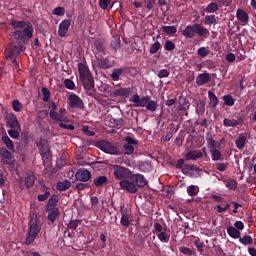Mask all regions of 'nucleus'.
<instances>
[{"label": "nucleus", "mask_w": 256, "mask_h": 256, "mask_svg": "<svg viewBox=\"0 0 256 256\" xmlns=\"http://www.w3.org/2000/svg\"><path fill=\"white\" fill-rule=\"evenodd\" d=\"M11 25L13 29L12 38L14 41H20V44H29L30 39L33 37L34 27L32 23L26 21L12 20Z\"/></svg>", "instance_id": "nucleus-1"}, {"label": "nucleus", "mask_w": 256, "mask_h": 256, "mask_svg": "<svg viewBox=\"0 0 256 256\" xmlns=\"http://www.w3.org/2000/svg\"><path fill=\"white\" fill-rule=\"evenodd\" d=\"M78 72L80 76V81H82V85L86 90L87 95H89L90 97H94L96 94L95 79L94 76H92L88 66L83 62H80L78 64Z\"/></svg>", "instance_id": "nucleus-2"}, {"label": "nucleus", "mask_w": 256, "mask_h": 256, "mask_svg": "<svg viewBox=\"0 0 256 256\" xmlns=\"http://www.w3.org/2000/svg\"><path fill=\"white\" fill-rule=\"evenodd\" d=\"M182 35L185 39H194L195 35L200 39H208L210 37V31L207 27H204L203 23H193L183 29Z\"/></svg>", "instance_id": "nucleus-3"}, {"label": "nucleus", "mask_w": 256, "mask_h": 256, "mask_svg": "<svg viewBox=\"0 0 256 256\" xmlns=\"http://www.w3.org/2000/svg\"><path fill=\"white\" fill-rule=\"evenodd\" d=\"M43 223L40 221L39 217H31L29 223H28V235L25 239V245H32L37 239V237L41 233Z\"/></svg>", "instance_id": "nucleus-4"}, {"label": "nucleus", "mask_w": 256, "mask_h": 256, "mask_svg": "<svg viewBox=\"0 0 256 256\" xmlns=\"http://www.w3.org/2000/svg\"><path fill=\"white\" fill-rule=\"evenodd\" d=\"M23 50H25V46L20 42H10L5 48V56L14 64L16 70L20 68L17 56H19Z\"/></svg>", "instance_id": "nucleus-5"}, {"label": "nucleus", "mask_w": 256, "mask_h": 256, "mask_svg": "<svg viewBox=\"0 0 256 256\" xmlns=\"http://www.w3.org/2000/svg\"><path fill=\"white\" fill-rule=\"evenodd\" d=\"M130 101L134 103L135 107H145L146 111H150V113H155L158 109L157 101H153L149 95L140 97V95L136 93V95L131 97Z\"/></svg>", "instance_id": "nucleus-6"}, {"label": "nucleus", "mask_w": 256, "mask_h": 256, "mask_svg": "<svg viewBox=\"0 0 256 256\" xmlns=\"http://www.w3.org/2000/svg\"><path fill=\"white\" fill-rule=\"evenodd\" d=\"M153 233H156L161 243H169L171 235L170 229H168L167 225L163 227V225H161L159 222L154 223Z\"/></svg>", "instance_id": "nucleus-7"}, {"label": "nucleus", "mask_w": 256, "mask_h": 256, "mask_svg": "<svg viewBox=\"0 0 256 256\" xmlns=\"http://www.w3.org/2000/svg\"><path fill=\"white\" fill-rule=\"evenodd\" d=\"M113 175L116 181H125V179H129L131 175L130 169L127 167H122L121 165H114L113 166Z\"/></svg>", "instance_id": "nucleus-8"}, {"label": "nucleus", "mask_w": 256, "mask_h": 256, "mask_svg": "<svg viewBox=\"0 0 256 256\" xmlns=\"http://www.w3.org/2000/svg\"><path fill=\"white\" fill-rule=\"evenodd\" d=\"M97 146L104 151V153H109L110 155H119L120 149L115 144H111L108 140H100Z\"/></svg>", "instance_id": "nucleus-9"}, {"label": "nucleus", "mask_w": 256, "mask_h": 256, "mask_svg": "<svg viewBox=\"0 0 256 256\" xmlns=\"http://www.w3.org/2000/svg\"><path fill=\"white\" fill-rule=\"evenodd\" d=\"M68 102L72 109H84L83 99L79 95H76V93H70Z\"/></svg>", "instance_id": "nucleus-10"}, {"label": "nucleus", "mask_w": 256, "mask_h": 256, "mask_svg": "<svg viewBox=\"0 0 256 256\" xmlns=\"http://www.w3.org/2000/svg\"><path fill=\"white\" fill-rule=\"evenodd\" d=\"M119 184H120V188H122V190H126L130 194H135L136 192H138V188H137L134 180L130 181V180H128V178H125L124 180H121V182H119Z\"/></svg>", "instance_id": "nucleus-11"}, {"label": "nucleus", "mask_w": 256, "mask_h": 256, "mask_svg": "<svg viewBox=\"0 0 256 256\" xmlns=\"http://www.w3.org/2000/svg\"><path fill=\"white\" fill-rule=\"evenodd\" d=\"M92 50L94 54L101 52L104 56L107 54V44L103 39H96L93 42Z\"/></svg>", "instance_id": "nucleus-12"}, {"label": "nucleus", "mask_w": 256, "mask_h": 256, "mask_svg": "<svg viewBox=\"0 0 256 256\" xmlns=\"http://www.w3.org/2000/svg\"><path fill=\"white\" fill-rule=\"evenodd\" d=\"M71 27V19H63L58 26V35L61 38L67 37Z\"/></svg>", "instance_id": "nucleus-13"}, {"label": "nucleus", "mask_w": 256, "mask_h": 256, "mask_svg": "<svg viewBox=\"0 0 256 256\" xmlns=\"http://www.w3.org/2000/svg\"><path fill=\"white\" fill-rule=\"evenodd\" d=\"M121 220L120 223L123 227H129L132 223V214L127 210V208L121 207Z\"/></svg>", "instance_id": "nucleus-14"}, {"label": "nucleus", "mask_w": 256, "mask_h": 256, "mask_svg": "<svg viewBox=\"0 0 256 256\" xmlns=\"http://www.w3.org/2000/svg\"><path fill=\"white\" fill-rule=\"evenodd\" d=\"M126 144L123 145L124 151L127 155H131L134 152V145H138V140H134L132 136H126L125 138Z\"/></svg>", "instance_id": "nucleus-15"}, {"label": "nucleus", "mask_w": 256, "mask_h": 256, "mask_svg": "<svg viewBox=\"0 0 256 256\" xmlns=\"http://www.w3.org/2000/svg\"><path fill=\"white\" fill-rule=\"evenodd\" d=\"M77 181H82L83 183H88V181H91V171H88V169H78L75 175Z\"/></svg>", "instance_id": "nucleus-16"}, {"label": "nucleus", "mask_w": 256, "mask_h": 256, "mask_svg": "<svg viewBox=\"0 0 256 256\" xmlns=\"http://www.w3.org/2000/svg\"><path fill=\"white\" fill-rule=\"evenodd\" d=\"M201 157H203V151L200 149H192L184 155L186 161H197V159H200Z\"/></svg>", "instance_id": "nucleus-17"}, {"label": "nucleus", "mask_w": 256, "mask_h": 256, "mask_svg": "<svg viewBox=\"0 0 256 256\" xmlns=\"http://www.w3.org/2000/svg\"><path fill=\"white\" fill-rule=\"evenodd\" d=\"M131 181H134V184L140 188H144L145 186L148 185V180L145 178L144 175H141L140 173H137L136 175L131 176Z\"/></svg>", "instance_id": "nucleus-18"}, {"label": "nucleus", "mask_w": 256, "mask_h": 256, "mask_svg": "<svg viewBox=\"0 0 256 256\" xmlns=\"http://www.w3.org/2000/svg\"><path fill=\"white\" fill-rule=\"evenodd\" d=\"M7 126H9L10 130H13V128H21V124H19V120L13 112L7 116Z\"/></svg>", "instance_id": "nucleus-19"}, {"label": "nucleus", "mask_w": 256, "mask_h": 256, "mask_svg": "<svg viewBox=\"0 0 256 256\" xmlns=\"http://www.w3.org/2000/svg\"><path fill=\"white\" fill-rule=\"evenodd\" d=\"M41 192H43V194H38L37 199L39 202H45L46 200H48L50 194H51V188L46 186L45 183L41 184V188H40Z\"/></svg>", "instance_id": "nucleus-20"}, {"label": "nucleus", "mask_w": 256, "mask_h": 256, "mask_svg": "<svg viewBox=\"0 0 256 256\" xmlns=\"http://www.w3.org/2000/svg\"><path fill=\"white\" fill-rule=\"evenodd\" d=\"M194 171L195 173H201V169L199 167H196L195 165L184 164L183 175L194 177Z\"/></svg>", "instance_id": "nucleus-21"}, {"label": "nucleus", "mask_w": 256, "mask_h": 256, "mask_svg": "<svg viewBox=\"0 0 256 256\" xmlns=\"http://www.w3.org/2000/svg\"><path fill=\"white\" fill-rule=\"evenodd\" d=\"M236 17L242 23V25H247L249 23V14L247 11H245V9H237Z\"/></svg>", "instance_id": "nucleus-22"}, {"label": "nucleus", "mask_w": 256, "mask_h": 256, "mask_svg": "<svg viewBox=\"0 0 256 256\" xmlns=\"http://www.w3.org/2000/svg\"><path fill=\"white\" fill-rule=\"evenodd\" d=\"M208 97H209V107H211V109H217L220 101H219V97H217V95H215V93L213 91H208Z\"/></svg>", "instance_id": "nucleus-23"}, {"label": "nucleus", "mask_w": 256, "mask_h": 256, "mask_svg": "<svg viewBox=\"0 0 256 256\" xmlns=\"http://www.w3.org/2000/svg\"><path fill=\"white\" fill-rule=\"evenodd\" d=\"M227 233L230 237H232V239H241V231H238L236 225H229V227H227Z\"/></svg>", "instance_id": "nucleus-24"}, {"label": "nucleus", "mask_w": 256, "mask_h": 256, "mask_svg": "<svg viewBox=\"0 0 256 256\" xmlns=\"http://www.w3.org/2000/svg\"><path fill=\"white\" fill-rule=\"evenodd\" d=\"M161 31L165 33V35H169L170 37H174L177 33V27L175 25H163L161 27Z\"/></svg>", "instance_id": "nucleus-25"}, {"label": "nucleus", "mask_w": 256, "mask_h": 256, "mask_svg": "<svg viewBox=\"0 0 256 256\" xmlns=\"http://www.w3.org/2000/svg\"><path fill=\"white\" fill-rule=\"evenodd\" d=\"M2 160L6 165H12L14 161L13 153H11V151H8V149H3Z\"/></svg>", "instance_id": "nucleus-26"}, {"label": "nucleus", "mask_w": 256, "mask_h": 256, "mask_svg": "<svg viewBox=\"0 0 256 256\" xmlns=\"http://www.w3.org/2000/svg\"><path fill=\"white\" fill-rule=\"evenodd\" d=\"M59 202V196L57 194H52L48 199V204L46 206V210L56 209V206Z\"/></svg>", "instance_id": "nucleus-27"}, {"label": "nucleus", "mask_w": 256, "mask_h": 256, "mask_svg": "<svg viewBox=\"0 0 256 256\" xmlns=\"http://www.w3.org/2000/svg\"><path fill=\"white\" fill-rule=\"evenodd\" d=\"M210 74L209 73H204V74H199L196 78V84L201 87L202 85H205L206 83H209L210 81Z\"/></svg>", "instance_id": "nucleus-28"}, {"label": "nucleus", "mask_w": 256, "mask_h": 256, "mask_svg": "<svg viewBox=\"0 0 256 256\" xmlns=\"http://www.w3.org/2000/svg\"><path fill=\"white\" fill-rule=\"evenodd\" d=\"M50 117L53 120H56L61 124L62 120H68V116H65V114H59L57 110H50Z\"/></svg>", "instance_id": "nucleus-29"}, {"label": "nucleus", "mask_w": 256, "mask_h": 256, "mask_svg": "<svg viewBox=\"0 0 256 256\" xmlns=\"http://www.w3.org/2000/svg\"><path fill=\"white\" fill-rule=\"evenodd\" d=\"M40 155L42 159H49L50 157V148L48 144H40L39 147Z\"/></svg>", "instance_id": "nucleus-30"}, {"label": "nucleus", "mask_w": 256, "mask_h": 256, "mask_svg": "<svg viewBox=\"0 0 256 256\" xmlns=\"http://www.w3.org/2000/svg\"><path fill=\"white\" fill-rule=\"evenodd\" d=\"M98 68L101 70H107L110 68L111 64L109 58H97Z\"/></svg>", "instance_id": "nucleus-31"}, {"label": "nucleus", "mask_w": 256, "mask_h": 256, "mask_svg": "<svg viewBox=\"0 0 256 256\" xmlns=\"http://www.w3.org/2000/svg\"><path fill=\"white\" fill-rule=\"evenodd\" d=\"M235 144L238 149H244L245 145L247 144L246 134H240V136L235 141Z\"/></svg>", "instance_id": "nucleus-32"}, {"label": "nucleus", "mask_w": 256, "mask_h": 256, "mask_svg": "<svg viewBox=\"0 0 256 256\" xmlns=\"http://www.w3.org/2000/svg\"><path fill=\"white\" fill-rule=\"evenodd\" d=\"M131 93V87H120V89H116V95H119L121 97H130Z\"/></svg>", "instance_id": "nucleus-33"}, {"label": "nucleus", "mask_w": 256, "mask_h": 256, "mask_svg": "<svg viewBox=\"0 0 256 256\" xmlns=\"http://www.w3.org/2000/svg\"><path fill=\"white\" fill-rule=\"evenodd\" d=\"M125 72L124 68H114L111 72V79L113 81H119L121 75H123Z\"/></svg>", "instance_id": "nucleus-34"}, {"label": "nucleus", "mask_w": 256, "mask_h": 256, "mask_svg": "<svg viewBox=\"0 0 256 256\" xmlns=\"http://www.w3.org/2000/svg\"><path fill=\"white\" fill-rule=\"evenodd\" d=\"M71 186V180H61L57 183V190H60V192H64L65 190H68Z\"/></svg>", "instance_id": "nucleus-35"}, {"label": "nucleus", "mask_w": 256, "mask_h": 256, "mask_svg": "<svg viewBox=\"0 0 256 256\" xmlns=\"http://www.w3.org/2000/svg\"><path fill=\"white\" fill-rule=\"evenodd\" d=\"M139 169L142 173H149L152 169V163L150 161H142L139 163Z\"/></svg>", "instance_id": "nucleus-36"}, {"label": "nucleus", "mask_w": 256, "mask_h": 256, "mask_svg": "<svg viewBox=\"0 0 256 256\" xmlns=\"http://www.w3.org/2000/svg\"><path fill=\"white\" fill-rule=\"evenodd\" d=\"M12 109L15 113H21V111L24 110V105L19 99H14V101H12Z\"/></svg>", "instance_id": "nucleus-37"}, {"label": "nucleus", "mask_w": 256, "mask_h": 256, "mask_svg": "<svg viewBox=\"0 0 256 256\" xmlns=\"http://www.w3.org/2000/svg\"><path fill=\"white\" fill-rule=\"evenodd\" d=\"M48 213V219L51 223H55L58 215H60V210L59 209H52V210H47Z\"/></svg>", "instance_id": "nucleus-38"}, {"label": "nucleus", "mask_w": 256, "mask_h": 256, "mask_svg": "<svg viewBox=\"0 0 256 256\" xmlns=\"http://www.w3.org/2000/svg\"><path fill=\"white\" fill-rule=\"evenodd\" d=\"M224 159L220 149H217V146H214L212 150V161H222Z\"/></svg>", "instance_id": "nucleus-39"}, {"label": "nucleus", "mask_w": 256, "mask_h": 256, "mask_svg": "<svg viewBox=\"0 0 256 256\" xmlns=\"http://www.w3.org/2000/svg\"><path fill=\"white\" fill-rule=\"evenodd\" d=\"M219 9H220L219 3L211 2L210 4H208V6H206L204 11H206L207 13H215L216 11H219Z\"/></svg>", "instance_id": "nucleus-40"}, {"label": "nucleus", "mask_w": 256, "mask_h": 256, "mask_svg": "<svg viewBox=\"0 0 256 256\" xmlns=\"http://www.w3.org/2000/svg\"><path fill=\"white\" fill-rule=\"evenodd\" d=\"M93 182L96 187H100L103 186L104 184H107L108 178L105 175H102L100 177L94 178Z\"/></svg>", "instance_id": "nucleus-41"}, {"label": "nucleus", "mask_w": 256, "mask_h": 256, "mask_svg": "<svg viewBox=\"0 0 256 256\" xmlns=\"http://www.w3.org/2000/svg\"><path fill=\"white\" fill-rule=\"evenodd\" d=\"M205 25H216L217 24V17L215 14L206 15L204 20Z\"/></svg>", "instance_id": "nucleus-42"}, {"label": "nucleus", "mask_w": 256, "mask_h": 256, "mask_svg": "<svg viewBox=\"0 0 256 256\" xmlns=\"http://www.w3.org/2000/svg\"><path fill=\"white\" fill-rule=\"evenodd\" d=\"M223 101V107H225V105H227L228 107H233V105H235V99L233 98V95H224Z\"/></svg>", "instance_id": "nucleus-43"}, {"label": "nucleus", "mask_w": 256, "mask_h": 256, "mask_svg": "<svg viewBox=\"0 0 256 256\" xmlns=\"http://www.w3.org/2000/svg\"><path fill=\"white\" fill-rule=\"evenodd\" d=\"M223 124L226 127H236L239 126V122L236 118H233L232 120L230 118H224Z\"/></svg>", "instance_id": "nucleus-44"}, {"label": "nucleus", "mask_w": 256, "mask_h": 256, "mask_svg": "<svg viewBox=\"0 0 256 256\" xmlns=\"http://www.w3.org/2000/svg\"><path fill=\"white\" fill-rule=\"evenodd\" d=\"M225 184L229 190H237L238 182L235 180V178H229V180H226Z\"/></svg>", "instance_id": "nucleus-45"}, {"label": "nucleus", "mask_w": 256, "mask_h": 256, "mask_svg": "<svg viewBox=\"0 0 256 256\" xmlns=\"http://www.w3.org/2000/svg\"><path fill=\"white\" fill-rule=\"evenodd\" d=\"M35 176L33 174H29L25 177L24 183L26 188H31L34 185Z\"/></svg>", "instance_id": "nucleus-46"}, {"label": "nucleus", "mask_w": 256, "mask_h": 256, "mask_svg": "<svg viewBox=\"0 0 256 256\" xmlns=\"http://www.w3.org/2000/svg\"><path fill=\"white\" fill-rule=\"evenodd\" d=\"M187 192L189 196H197L199 192V186H197L196 184H191L190 186H188Z\"/></svg>", "instance_id": "nucleus-47"}, {"label": "nucleus", "mask_w": 256, "mask_h": 256, "mask_svg": "<svg viewBox=\"0 0 256 256\" xmlns=\"http://www.w3.org/2000/svg\"><path fill=\"white\" fill-rule=\"evenodd\" d=\"M2 142L8 147V149H14V142L7 134L2 136Z\"/></svg>", "instance_id": "nucleus-48"}, {"label": "nucleus", "mask_w": 256, "mask_h": 256, "mask_svg": "<svg viewBox=\"0 0 256 256\" xmlns=\"http://www.w3.org/2000/svg\"><path fill=\"white\" fill-rule=\"evenodd\" d=\"M161 49V42H159V40H156V42H154L150 48H149V52L150 54H156L158 52V50Z\"/></svg>", "instance_id": "nucleus-49"}, {"label": "nucleus", "mask_w": 256, "mask_h": 256, "mask_svg": "<svg viewBox=\"0 0 256 256\" xmlns=\"http://www.w3.org/2000/svg\"><path fill=\"white\" fill-rule=\"evenodd\" d=\"M240 243H242V245H253V237H251V235L240 236Z\"/></svg>", "instance_id": "nucleus-50"}, {"label": "nucleus", "mask_w": 256, "mask_h": 256, "mask_svg": "<svg viewBox=\"0 0 256 256\" xmlns=\"http://www.w3.org/2000/svg\"><path fill=\"white\" fill-rule=\"evenodd\" d=\"M41 91H42L44 103H48V101H49V99L51 97L50 89H48V87H42Z\"/></svg>", "instance_id": "nucleus-51"}, {"label": "nucleus", "mask_w": 256, "mask_h": 256, "mask_svg": "<svg viewBox=\"0 0 256 256\" xmlns=\"http://www.w3.org/2000/svg\"><path fill=\"white\" fill-rule=\"evenodd\" d=\"M209 52L210 50L206 46H200V48H198L197 50V54L202 58H205L206 56H208Z\"/></svg>", "instance_id": "nucleus-52"}, {"label": "nucleus", "mask_w": 256, "mask_h": 256, "mask_svg": "<svg viewBox=\"0 0 256 256\" xmlns=\"http://www.w3.org/2000/svg\"><path fill=\"white\" fill-rule=\"evenodd\" d=\"M69 118L67 117V120H62L59 124L60 128H65L66 130H75L74 124H66L68 122Z\"/></svg>", "instance_id": "nucleus-53"}, {"label": "nucleus", "mask_w": 256, "mask_h": 256, "mask_svg": "<svg viewBox=\"0 0 256 256\" xmlns=\"http://www.w3.org/2000/svg\"><path fill=\"white\" fill-rule=\"evenodd\" d=\"M21 128H13L12 130H8V134L10 138L17 139L20 136Z\"/></svg>", "instance_id": "nucleus-54"}, {"label": "nucleus", "mask_w": 256, "mask_h": 256, "mask_svg": "<svg viewBox=\"0 0 256 256\" xmlns=\"http://www.w3.org/2000/svg\"><path fill=\"white\" fill-rule=\"evenodd\" d=\"M64 86H65L67 89L73 90V89H75V87H76L75 81H73V79L66 78V79H64Z\"/></svg>", "instance_id": "nucleus-55"}, {"label": "nucleus", "mask_w": 256, "mask_h": 256, "mask_svg": "<svg viewBox=\"0 0 256 256\" xmlns=\"http://www.w3.org/2000/svg\"><path fill=\"white\" fill-rule=\"evenodd\" d=\"M207 142H208V146L210 148V154H211V157L213 158V149H215V145H217V142L214 138L210 137V138H207Z\"/></svg>", "instance_id": "nucleus-56"}, {"label": "nucleus", "mask_w": 256, "mask_h": 256, "mask_svg": "<svg viewBox=\"0 0 256 256\" xmlns=\"http://www.w3.org/2000/svg\"><path fill=\"white\" fill-rule=\"evenodd\" d=\"M165 50L172 51L176 48L175 42L173 40H166L164 44Z\"/></svg>", "instance_id": "nucleus-57"}, {"label": "nucleus", "mask_w": 256, "mask_h": 256, "mask_svg": "<svg viewBox=\"0 0 256 256\" xmlns=\"http://www.w3.org/2000/svg\"><path fill=\"white\" fill-rule=\"evenodd\" d=\"M111 46L114 50H118L121 46L120 37H115L113 40H111Z\"/></svg>", "instance_id": "nucleus-58"}, {"label": "nucleus", "mask_w": 256, "mask_h": 256, "mask_svg": "<svg viewBox=\"0 0 256 256\" xmlns=\"http://www.w3.org/2000/svg\"><path fill=\"white\" fill-rule=\"evenodd\" d=\"M80 223H81V219H71L68 223V227L69 229H77Z\"/></svg>", "instance_id": "nucleus-59"}, {"label": "nucleus", "mask_w": 256, "mask_h": 256, "mask_svg": "<svg viewBox=\"0 0 256 256\" xmlns=\"http://www.w3.org/2000/svg\"><path fill=\"white\" fill-rule=\"evenodd\" d=\"M194 245L195 247H197L198 252H200L201 254L204 252V242L200 241L199 238L194 241Z\"/></svg>", "instance_id": "nucleus-60"}, {"label": "nucleus", "mask_w": 256, "mask_h": 256, "mask_svg": "<svg viewBox=\"0 0 256 256\" xmlns=\"http://www.w3.org/2000/svg\"><path fill=\"white\" fill-rule=\"evenodd\" d=\"M91 184L84 183L82 180L76 183L77 190H86V188H90Z\"/></svg>", "instance_id": "nucleus-61"}, {"label": "nucleus", "mask_w": 256, "mask_h": 256, "mask_svg": "<svg viewBox=\"0 0 256 256\" xmlns=\"http://www.w3.org/2000/svg\"><path fill=\"white\" fill-rule=\"evenodd\" d=\"M144 4H145L146 9H148L150 11L155 6L156 0H144Z\"/></svg>", "instance_id": "nucleus-62"}, {"label": "nucleus", "mask_w": 256, "mask_h": 256, "mask_svg": "<svg viewBox=\"0 0 256 256\" xmlns=\"http://www.w3.org/2000/svg\"><path fill=\"white\" fill-rule=\"evenodd\" d=\"M53 13L54 15H59V16L65 15V8H62V6H58V8L53 9Z\"/></svg>", "instance_id": "nucleus-63"}, {"label": "nucleus", "mask_w": 256, "mask_h": 256, "mask_svg": "<svg viewBox=\"0 0 256 256\" xmlns=\"http://www.w3.org/2000/svg\"><path fill=\"white\" fill-rule=\"evenodd\" d=\"M179 251L188 256H192L193 254V250H191V248H188V247H180Z\"/></svg>", "instance_id": "nucleus-64"}]
</instances>
